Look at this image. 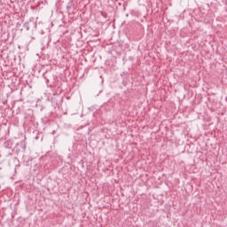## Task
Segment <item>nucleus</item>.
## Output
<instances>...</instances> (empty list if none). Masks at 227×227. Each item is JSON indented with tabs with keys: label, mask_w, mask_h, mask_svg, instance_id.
Returning <instances> with one entry per match:
<instances>
[{
	"label": "nucleus",
	"mask_w": 227,
	"mask_h": 227,
	"mask_svg": "<svg viewBox=\"0 0 227 227\" xmlns=\"http://www.w3.org/2000/svg\"><path fill=\"white\" fill-rule=\"evenodd\" d=\"M26 139L22 140L20 143H17L12 150L13 153L16 154L17 157H20L21 159H24V155L26 153Z\"/></svg>",
	"instance_id": "nucleus-1"
},
{
	"label": "nucleus",
	"mask_w": 227,
	"mask_h": 227,
	"mask_svg": "<svg viewBox=\"0 0 227 227\" xmlns=\"http://www.w3.org/2000/svg\"><path fill=\"white\" fill-rule=\"evenodd\" d=\"M38 21L35 19V17L29 18V20L23 24V27L26 29V31H36Z\"/></svg>",
	"instance_id": "nucleus-2"
},
{
	"label": "nucleus",
	"mask_w": 227,
	"mask_h": 227,
	"mask_svg": "<svg viewBox=\"0 0 227 227\" xmlns=\"http://www.w3.org/2000/svg\"><path fill=\"white\" fill-rule=\"evenodd\" d=\"M43 78L46 81V84H49V77L46 74H43Z\"/></svg>",
	"instance_id": "nucleus-3"
},
{
	"label": "nucleus",
	"mask_w": 227,
	"mask_h": 227,
	"mask_svg": "<svg viewBox=\"0 0 227 227\" xmlns=\"http://www.w3.org/2000/svg\"><path fill=\"white\" fill-rule=\"evenodd\" d=\"M101 15L102 17H104L105 19H107V13L101 12Z\"/></svg>",
	"instance_id": "nucleus-4"
},
{
	"label": "nucleus",
	"mask_w": 227,
	"mask_h": 227,
	"mask_svg": "<svg viewBox=\"0 0 227 227\" xmlns=\"http://www.w3.org/2000/svg\"><path fill=\"white\" fill-rule=\"evenodd\" d=\"M51 134L54 136V134H56V130H53Z\"/></svg>",
	"instance_id": "nucleus-5"
},
{
	"label": "nucleus",
	"mask_w": 227,
	"mask_h": 227,
	"mask_svg": "<svg viewBox=\"0 0 227 227\" xmlns=\"http://www.w3.org/2000/svg\"><path fill=\"white\" fill-rule=\"evenodd\" d=\"M12 153H10L8 154V157H12Z\"/></svg>",
	"instance_id": "nucleus-6"
},
{
	"label": "nucleus",
	"mask_w": 227,
	"mask_h": 227,
	"mask_svg": "<svg viewBox=\"0 0 227 227\" xmlns=\"http://www.w3.org/2000/svg\"><path fill=\"white\" fill-rule=\"evenodd\" d=\"M15 160H17V162H19V159H17V157H14Z\"/></svg>",
	"instance_id": "nucleus-7"
},
{
	"label": "nucleus",
	"mask_w": 227,
	"mask_h": 227,
	"mask_svg": "<svg viewBox=\"0 0 227 227\" xmlns=\"http://www.w3.org/2000/svg\"><path fill=\"white\" fill-rule=\"evenodd\" d=\"M53 100H56L54 98H51V102H53Z\"/></svg>",
	"instance_id": "nucleus-8"
},
{
	"label": "nucleus",
	"mask_w": 227,
	"mask_h": 227,
	"mask_svg": "<svg viewBox=\"0 0 227 227\" xmlns=\"http://www.w3.org/2000/svg\"><path fill=\"white\" fill-rule=\"evenodd\" d=\"M67 9H70V6H67Z\"/></svg>",
	"instance_id": "nucleus-9"
}]
</instances>
